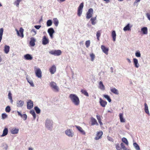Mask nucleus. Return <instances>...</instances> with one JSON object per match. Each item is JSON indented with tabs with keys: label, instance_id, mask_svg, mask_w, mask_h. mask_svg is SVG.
<instances>
[{
	"label": "nucleus",
	"instance_id": "obj_63",
	"mask_svg": "<svg viewBox=\"0 0 150 150\" xmlns=\"http://www.w3.org/2000/svg\"><path fill=\"white\" fill-rule=\"evenodd\" d=\"M5 146L6 147L4 148H5V150H6L8 148L7 145V144H5Z\"/></svg>",
	"mask_w": 150,
	"mask_h": 150
},
{
	"label": "nucleus",
	"instance_id": "obj_58",
	"mask_svg": "<svg viewBox=\"0 0 150 150\" xmlns=\"http://www.w3.org/2000/svg\"><path fill=\"white\" fill-rule=\"evenodd\" d=\"M31 31L33 32L34 33V35H35L36 34L37 32L35 30V29H32L31 30Z\"/></svg>",
	"mask_w": 150,
	"mask_h": 150
},
{
	"label": "nucleus",
	"instance_id": "obj_18",
	"mask_svg": "<svg viewBox=\"0 0 150 150\" xmlns=\"http://www.w3.org/2000/svg\"><path fill=\"white\" fill-rule=\"evenodd\" d=\"M133 61L134 67L137 68H138L139 67V64L138 59L136 58H134Z\"/></svg>",
	"mask_w": 150,
	"mask_h": 150
},
{
	"label": "nucleus",
	"instance_id": "obj_54",
	"mask_svg": "<svg viewBox=\"0 0 150 150\" xmlns=\"http://www.w3.org/2000/svg\"><path fill=\"white\" fill-rule=\"evenodd\" d=\"M146 16L148 19L150 21V14L148 13H146Z\"/></svg>",
	"mask_w": 150,
	"mask_h": 150
},
{
	"label": "nucleus",
	"instance_id": "obj_56",
	"mask_svg": "<svg viewBox=\"0 0 150 150\" xmlns=\"http://www.w3.org/2000/svg\"><path fill=\"white\" fill-rule=\"evenodd\" d=\"M34 27L37 29H39L41 27V26L40 25H35Z\"/></svg>",
	"mask_w": 150,
	"mask_h": 150
},
{
	"label": "nucleus",
	"instance_id": "obj_22",
	"mask_svg": "<svg viewBox=\"0 0 150 150\" xmlns=\"http://www.w3.org/2000/svg\"><path fill=\"white\" fill-rule=\"evenodd\" d=\"M17 112L18 113V115L19 116H20L24 120H25L27 118V115L26 114H24L22 115L21 114V113L19 112L18 111H17Z\"/></svg>",
	"mask_w": 150,
	"mask_h": 150
},
{
	"label": "nucleus",
	"instance_id": "obj_64",
	"mask_svg": "<svg viewBox=\"0 0 150 150\" xmlns=\"http://www.w3.org/2000/svg\"><path fill=\"white\" fill-rule=\"evenodd\" d=\"M28 150H33V149L29 147L28 148Z\"/></svg>",
	"mask_w": 150,
	"mask_h": 150
},
{
	"label": "nucleus",
	"instance_id": "obj_29",
	"mask_svg": "<svg viewBox=\"0 0 150 150\" xmlns=\"http://www.w3.org/2000/svg\"><path fill=\"white\" fill-rule=\"evenodd\" d=\"M144 111L145 112L147 113L148 115H149L150 114L148 109V107L146 103H144Z\"/></svg>",
	"mask_w": 150,
	"mask_h": 150
},
{
	"label": "nucleus",
	"instance_id": "obj_25",
	"mask_svg": "<svg viewBox=\"0 0 150 150\" xmlns=\"http://www.w3.org/2000/svg\"><path fill=\"white\" fill-rule=\"evenodd\" d=\"M110 90L114 94L116 95H118L119 94V91L115 88H110Z\"/></svg>",
	"mask_w": 150,
	"mask_h": 150
},
{
	"label": "nucleus",
	"instance_id": "obj_6",
	"mask_svg": "<svg viewBox=\"0 0 150 150\" xmlns=\"http://www.w3.org/2000/svg\"><path fill=\"white\" fill-rule=\"evenodd\" d=\"M35 72L37 77L39 78L42 77V71L39 68H37L36 67H34Z\"/></svg>",
	"mask_w": 150,
	"mask_h": 150
},
{
	"label": "nucleus",
	"instance_id": "obj_2",
	"mask_svg": "<svg viewBox=\"0 0 150 150\" xmlns=\"http://www.w3.org/2000/svg\"><path fill=\"white\" fill-rule=\"evenodd\" d=\"M53 122L50 119L46 120L45 123V127L48 130L51 131L53 128Z\"/></svg>",
	"mask_w": 150,
	"mask_h": 150
},
{
	"label": "nucleus",
	"instance_id": "obj_39",
	"mask_svg": "<svg viewBox=\"0 0 150 150\" xmlns=\"http://www.w3.org/2000/svg\"><path fill=\"white\" fill-rule=\"evenodd\" d=\"M122 142L125 143L128 146L129 144L128 141L126 138L125 137H123L122 139Z\"/></svg>",
	"mask_w": 150,
	"mask_h": 150
},
{
	"label": "nucleus",
	"instance_id": "obj_47",
	"mask_svg": "<svg viewBox=\"0 0 150 150\" xmlns=\"http://www.w3.org/2000/svg\"><path fill=\"white\" fill-rule=\"evenodd\" d=\"M101 33L100 31H98L96 32V36L97 39L98 40H99V37L100 36Z\"/></svg>",
	"mask_w": 150,
	"mask_h": 150
},
{
	"label": "nucleus",
	"instance_id": "obj_7",
	"mask_svg": "<svg viewBox=\"0 0 150 150\" xmlns=\"http://www.w3.org/2000/svg\"><path fill=\"white\" fill-rule=\"evenodd\" d=\"M93 10L92 8H89L86 13V18L89 19L91 18L93 16Z\"/></svg>",
	"mask_w": 150,
	"mask_h": 150
},
{
	"label": "nucleus",
	"instance_id": "obj_41",
	"mask_svg": "<svg viewBox=\"0 0 150 150\" xmlns=\"http://www.w3.org/2000/svg\"><path fill=\"white\" fill-rule=\"evenodd\" d=\"M4 31V29L3 28H1L0 29V43L1 42L2 38V35Z\"/></svg>",
	"mask_w": 150,
	"mask_h": 150
},
{
	"label": "nucleus",
	"instance_id": "obj_37",
	"mask_svg": "<svg viewBox=\"0 0 150 150\" xmlns=\"http://www.w3.org/2000/svg\"><path fill=\"white\" fill-rule=\"evenodd\" d=\"M103 97L106 99L109 102H111V100L110 99V97L108 95H104Z\"/></svg>",
	"mask_w": 150,
	"mask_h": 150
},
{
	"label": "nucleus",
	"instance_id": "obj_61",
	"mask_svg": "<svg viewBox=\"0 0 150 150\" xmlns=\"http://www.w3.org/2000/svg\"><path fill=\"white\" fill-rule=\"evenodd\" d=\"M58 1L59 3H61L62 2H63L65 1L66 0H57Z\"/></svg>",
	"mask_w": 150,
	"mask_h": 150
},
{
	"label": "nucleus",
	"instance_id": "obj_31",
	"mask_svg": "<svg viewBox=\"0 0 150 150\" xmlns=\"http://www.w3.org/2000/svg\"><path fill=\"white\" fill-rule=\"evenodd\" d=\"M28 76H26V79L27 81L30 83L31 86L34 87V85L33 83V82L32 80H30V79L28 77Z\"/></svg>",
	"mask_w": 150,
	"mask_h": 150
},
{
	"label": "nucleus",
	"instance_id": "obj_4",
	"mask_svg": "<svg viewBox=\"0 0 150 150\" xmlns=\"http://www.w3.org/2000/svg\"><path fill=\"white\" fill-rule=\"evenodd\" d=\"M65 134L70 137H72L74 136V132L73 130L70 129H68L65 131Z\"/></svg>",
	"mask_w": 150,
	"mask_h": 150
},
{
	"label": "nucleus",
	"instance_id": "obj_21",
	"mask_svg": "<svg viewBox=\"0 0 150 150\" xmlns=\"http://www.w3.org/2000/svg\"><path fill=\"white\" fill-rule=\"evenodd\" d=\"M24 101L22 100H18L17 102V106L18 107H22L23 105Z\"/></svg>",
	"mask_w": 150,
	"mask_h": 150
},
{
	"label": "nucleus",
	"instance_id": "obj_36",
	"mask_svg": "<svg viewBox=\"0 0 150 150\" xmlns=\"http://www.w3.org/2000/svg\"><path fill=\"white\" fill-rule=\"evenodd\" d=\"M54 23L56 27L59 24V21L57 18H54L53 19Z\"/></svg>",
	"mask_w": 150,
	"mask_h": 150
},
{
	"label": "nucleus",
	"instance_id": "obj_46",
	"mask_svg": "<svg viewBox=\"0 0 150 150\" xmlns=\"http://www.w3.org/2000/svg\"><path fill=\"white\" fill-rule=\"evenodd\" d=\"M81 92L84 95L86 96H88V94L87 91L85 90H82L81 91Z\"/></svg>",
	"mask_w": 150,
	"mask_h": 150
},
{
	"label": "nucleus",
	"instance_id": "obj_50",
	"mask_svg": "<svg viewBox=\"0 0 150 150\" xmlns=\"http://www.w3.org/2000/svg\"><path fill=\"white\" fill-rule=\"evenodd\" d=\"M90 40L86 41L85 42V45L86 47L88 48L90 45Z\"/></svg>",
	"mask_w": 150,
	"mask_h": 150
},
{
	"label": "nucleus",
	"instance_id": "obj_49",
	"mask_svg": "<svg viewBox=\"0 0 150 150\" xmlns=\"http://www.w3.org/2000/svg\"><path fill=\"white\" fill-rule=\"evenodd\" d=\"M90 56L91 57V60L92 61H93L95 58V55L93 53H91L90 54Z\"/></svg>",
	"mask_w": 150,
	"mask_h": 150
},
{
	"label": "nucleus",
	"instance_id": "obj_43",
	"mask_svg": "<svg viewBox=\"0 0 150 150\" xmlns=\"http://www.w3.org/2000/svg\"><path fill=\"white\" fill-rule=\"evenodd\" d=\"M21 1V0H16L14 3V5H16L17 7H18L19 3Z\"/></svg>",
	"mask_w": 150,
	"mask_h": 150
},
{
	"label": "nucleus",
	"instance_id": "obj_20",
	"mask_svg": "<svg viewBox=\"0 0 150 150\" xmlns=\"http://www.w3.org/2000/svg\"><path fill=\"white\" fill-rule=\"evenodd\" d=\"M101 48L104 53L106 54H108V49L106 48L104 46L102 45L101 46Z\"/></svg>",
	"mask_w": 150,
	"mask_h": 150
},
{
	"label": "nucleus",
	"instance_id": "obj_16",
	"mask_svg": "<svg viewBox=\"0 0 150 150\" xmlns=\"http://www.w3.org/2000/svg\"><path fill=\"white\" fill-rule=\"evenodd\" d=\"M99 103L100 105L103 107H105L107 104V102L103 100L101 98H100Z\"/></svg>",
	"mask_w": 150,
	"mask_h": 150
},
{
	"label": "nucleus",
	"instance_id": "obj_33",
	"mask_svg": "<svg viewBox=\"0 0 150 150\" xmlns=\"http://www.w3.org/2000/svg\"><path fill=\"white\" fill-rule=\"evenodd\" d=\"M8 133V129L7 128H5L3 131L2 135L1 136V137H3L7 135Z\"/></svg>",
	"mask_w": 150,
	"mask_h": 150
},
{
	"label": "nucleus",
	"instance_id": "obj_9",
	"mask_svg": "<svg viewBox=\"0 0 150 150\" xmlns=\"http://www.w3.org/2000/svg\"><path fill=\"white\" fill-rule=\"evenodd\" d=\"M103 132L102 131H99L97 132L96 136L95 138V139L96 140H98L101 139L102 137V136L103 135Z\"/></svg>",
	"mask_w": 150,
	"mask_h": 150
},
{
	"label": "nucleus",
	"instance_id": "obj_3",
	"mask_svg": "<svg viewBox=\"0 0 150 150\" xmlns=\"http://www.w3.org/2000/svg\"><path fill=\"white\" fill-rule=\"evenodd\" d=\"M50 85L52 89L54 92H58L59 90V88L56 83L52 81L50 83Z\"/></svg>",
	"mask_w": 150,
	"mask_h": 150
},
{
	"label": "nucleus",
	"instance_id": "obj_52",
	"mask_svg": "<svg viewBox=\"0 0 150 150\" xmlns=\"http://www.w3.org/2000/svg\"><path fill=\"white\" fill-rule=\"evenodd\" d=\"M11 110L10 107V106H7L5 109V111L6 112H9Z\"/></svg>",
	"mask_w": 150,
	"mask_h": 150
},
{
	"label": "nucleus",
	"instance_id": "obj_42",
	"mask_svg": "<svg viewBox=\"0 0 150 150\" xmlns=\"http://www.w3.org/2000/svg\"><path fill=\"white\" fill-rule=\"evenodd\" d=\"M133 145L135 148L137 150H139L140 148L138 145L136 143H134Z\"/></svg>",
	"mask_w": 150,
	"mask_h": 150
},
{
	"label": "nucleus",
	"instance_id": "obj_28",
	"mask_svg": "<svg viewBox=\"0 0 150 150\" xmlns=\"http://www.w3.org/2000/svg\"><path fill=\"white\" fill-rule=\"evenodd\" d=\"M10 47L7 45H5L4 47V51L6 54H8L9 51Z\"/></svg>",
	"mask_w": 150,
	"mask_h": 150
},
{
	"label": "nucleus",
	"instance_id": "obj_10",
	"mask_svg": "<svg viewBox=\"0 0 150 150\" xmlns=\"http://www.w3.org/2000/svg\"><path fill=\"white\" fill-rule=\"evenodd\" d=\"M49 39L45 36H43L42 40V44L44 45H46L49 43Z\"/></svg>",
	"mask_w": 150,
	"mask_h": 150
},
{
	"label": "nucleus",
	"instance_id": "obj_45",
	"mask_svg": "<svg viewBox=\"0 0 150 150\" xmlns=\"http://www.w3.org/2000/svg\"><path fill=\"white\" fill-rule=\"evenodd\" d=\"M34 109L37 114H39L40 112V110L37 106H35L34 108Z\"/></svg>",
	"mask_w": 150,
	"mask_h": 150
},
{
	"label": "nucleus",
	"instance_id": "obj_23",
	"mask_svg": "<svg viewBox=\"0 0 150 150\" xmlns=\"http://www.w3.org/2000/svg\"><path fill=\"white\" fill-rule=\"evenodd\" d=\"M132 27V25L130 26L129 23H128L123 28V30L124 31H129L131 30V28Z\"/></svg>",
	"mask_w": 150,
	"mask_h": 150
},
{
	"label": "nucleus",
	"instance_id": "obj_13",
	"mask_svg": "<svg viewBox=\"0 0 150 150\" xmlns=\"http://www.w3.org/2000/svg\"><path fill=\"white\" fill-rule=\"evenodd\" d=\"M50 38L52 39L53 38V34L54 33V31L52 28H50L48 29L47 30Z\"/></svg>",
	"mask_w": 150,
	"mask_h": 150
},
{
	"label": "nucleus",
	"instance_id": "obj_8",
	"mask_svg": "<svg viewBox=\"0 0 150 150\" xmlns=\"http://www.w3.org/2000/svg\"><path fill=\"white\" fill-rule=\"evenodd\" d=\"M83 7V3H81L79 6L77 10V15L79 16H80L82 12V9Z\"/></svg>",
	"mask_w": 150,
	"mask_h": 150
},
{
	"label": "nucleus",
	"instance_id": "obj_19",
	"mask_svg": "<svg viewBox=\"0 0 150 150\" xmlns=\"http://www.w3.org/2000/svg\"><path fill=\"white\" fill-rule=\"evenodd\" d=\"M141 31L143 35H147L148 34V28L146 27H144L141 28Z\"/></svg>",
	"mask_w": 150,
	"mask_h": 150
},
{
	"label": "nucleus",
	"instance_id": "obj_38",
	"mask_svg": "<svg viewBox=\"0 0 150 150\" xmlns=\"http://www.w3.org/2000/svg\"><path fill=\"white\" fill-rule=\"evenodd\" d=\"M30 113L33 116L34 120H35L36 118V114L33 110H31L30 112Z\"/></svg>",
	"mask_w": 150,
	"mask_h": 150
},
{
	"label": "nucleus",
	"instance_id": "obj_57",
	"mask_svg": "<svg viewBox=\"0 0 150 150\" xmlns=\"http://www.w3.org/2000/svg\"><path fill=\"white\" fill-rule=\"evenodd\" d=\"M120 145L122 149L125 147L124 144L123 143H121L120 144Z\"/></svg>",
	"mask_w": 150,
	"mask_h": 150
},
{
	"label": "nucleus",
	"instance_id": "obj_1",
	"mask_svg": "<svg viewBox=\"0 0 150 150\" xmlns=\"http://www.w3.org/2000/svg\"><path fill=\"white\" fill-rule=\"evenodd\" d=\"M69 98L71 102L75 105L78 106L80 104V100L78 96L75 94H71L69 96Z\"/></svg>",
	"mask_w": 150,
	"mask_h": 150
},
{
	"label": "nucleus",
	"instance_id": "obj_34",
	"mask_svg": "<svg viewBox=\"0 0 150 150\" xmlns=\"http://www.w3.org/2000/svg\"><path fill=\"white\" fill-rule=\"evenodd\" d=\"M111 35L113 41H115L116 40V34L115 30L112 31Z\"/></svg>",
	"mask_w": 150,
	"mask_h": 150
},
{
	"label": "nucleus",
	"instance_id": "obj_30",
	"mask_svg": "<svg viewBox=\"0 0 150 150\" xmlns=\"http://www.w3.org/2000/svg\"><path fill=\"white\" fill-rule=\"evenodd\" d=\"M96 16L95 17L91 18L90 19V21H91V24L93 25H95L97 23L96 21Z\"/></svg>",
	"mask_w": 150,
	"mask_h": 150
},
{
	"label": "nucleus",
	"instance_id": "obj_11",
	"mask_svg": "<svg viewBox=\"0 0 150 150\" xmlns=\"http://www.w3.org/2000/svg\"><path fill=\"white\" fill-rule=\"evenodd\" d=\"M16 31L17 34L18 36H20L21 38H23V37L24 35L23 32L24 30L22 28H21L19 30V32L21 33V35L20 34L19 31L17 29H16Z\"/></svg>",
	"mask_w": 150,
	"mask_h": 150
},
{
	"label": "nucleus",
	"instance_id": "obj_62",
	"mask_svg": "<svg viewBox=\"0 0 150 150\" xmlns=\"http://www.w3.org/2000/svg\"><path fill=\"white\" fill-rule=\"evenodd\" d=\"M113 69L112 67H110V70H111V72H112V73L113 72Z\"/></svg>",
	"mask_w": 150,
	"mask_h": 150
},
{
	"label": "nucleus",
	"instance_id": "obj_27",
	"mask_svg": "<svg viewBox=\"0 0 150 150\" xmlns=\"http://www.w3.org/2000/svg\"><path fill=\"white\" fill-rule=\"evenodd\" d=\"M31 40L30 42V44L32 46H34L35 45V42L36 41V39L33 38H31Z\"/></svg>",
	"mask_w": 150,
	"mask_h": 150
},
{
	"label": "nucleus",
	"instance_id": "obj_15",
	"mask_svg": "<svg viewBox=\"0 0 150 150\" xmlns=\"http://www.w3.org/2000/svg\"><path fill=\"white\" fill-rule=\"evenodd\" d=\"M50 71L51 74H54L56 70V67L55 65H53L49 69Z\"/></svg>",
	"mask_w": 150,
	"mask_h": 150
},
{
	"label": "nucleus",
	"instance_id": "obj_59",
	"mask_svg": "<svg viewBox=\"0 0 150 150\" xmlns=\"http://www.w3.org/2000/svg\"><path fill=\"white\" fill-rule=\"evenodd\" d=\"M116 148L117 150H120V147L118 145L116 146Z\"/></svg>",
	"mask_w": 150,
	"mask_h": 150
},
{
	"label": "nucleus",
	"instance_id": "obj_51",
	"mask_svg": "<svg viewBox=\"0 0 150 150\" xmlns=\"http://www.w3.org/2000/svg\"><path fill=\"white\" fill-rule=\"evenodd\" d=\"M2 119H4L6 118L7 117V115L5 113H3L2 114Z\"/></svg>",
	"mask_w": 150,
	"mask_h": 150
},
{
	"label": "nucleus",
	"instance_id": "obj_60",
	"mask_svg": "<svg viewBox=\"0 0 150 150\" xmlns=\"http://www.w3.org/2000/svg\"><path fill=\"white\" fill-rule=\"evenodd\" d=\"M127 61L129 63H131V60H130V59H129L127 58Z\"/></svg>",
	"mask_w": 150,
	"mask_h": 150
},
{
	"label": "nucleus",
	"instance_id": "obj_17",
	"mask_svg": "<svg viewBox=\"0 0 150 150\" xmlns=\"http://www.w3.org/2000/svg\"><path fill=\"white\" fill-rule=\"evenodd\" d=\"M76 128L80 132V133L83 135H85L86 132L82 128L79 126L75 125Z\"/></svg>",
	"mask_w": 150,
	"mask_h": 150
},
{
	"label": "nucleus",
	"instance_id": "obj_53",
	"mask_svg": "<svg viewBox=\"0 0 150 150\" xmlns=\"http://www.w3.org/2000/svg\"><path fill=\"white\" fill-rule=\"evenodd\" d=\"M107 138L108 140L109 141L112 142H113V139L111 137H110L109 136H107Z\"/></svg>",
	"mask_w": 150,
	"mask_h": 150
},
{
	"label": "nucleus",
	"instance_id": "obj_35",
	"mask_svg": "<svg viewBox=\"0 0 150 150\" xmlns=\"http://www.w3.org/2000/svg\"><path fill=\"white\" fill-rule=\"evenodd\" d=\"M18 129H17L16 128H13L12 129L11 131V133L13 134H16L18 133Z\"/></svg>",
	"mask_w": 150,
	"mask_h": 150
},
{
	"label": "nucleus",
	"instance_id": "obj_14",
	"mask_svg": "<svg viewBox=\"0 0 150 150\" xmlns=\"http://www.w3.org/2000/svg\"><path fill=\"white\" fill-rule=\"evenodd\" d=\"M98 87L101 90L104 91L105 90V86L102 81L99 82Z\"/></svg>",
	"mask_w": 150,
	"mask_h": 150
},
{
	"label": "nucleus",
	"instance_id": "obj_44",
	"mask_svg": "<svg viewBox=\"0 0 150 150\" xmlns=\"http://www.w3.org/2000/svg\"><path fill=\"white\" fill-rule=\"evenodd\" d=\"M96 117L97 120H98V122L99 123L100 125L101 126L103 125V123L101 122V118L100 116L98 115H96Z\"/></svg>",
	"mask_w": 150,
	"mask_h": 150
},
{
	"label": "nucleus",
	"instance_id": "obj_24",
	"mask_svg": "<svg viewBox=\"0 0 150 150\" xmlns=\"http://www.w3.org/2000/svg\"><path fill=\"white\" fill-rule=\"evenodd\" d=\"M24 59L27 60H31L33 59V57L32 55L29 54H27L24 55Z\"/></svg>",
	"mask_w": 150,
	"mask_h": 150
},
{
	"label": "nucleus",
	"instance_id": "obj_48",
	"mask_svg": "<svg viewBox=\"0 0 150 150\" xmlns=\"http://www.w3.org/2000/svg\"><path fill=\"white\" fill-rule=\"evenodd\" d=\"M135 55L137 57H140L141 54L140 51L139 50L137 51L135 53Z\"/></svg>",
	"mask_w": 150,
	"mask_h": 150
},
{
	"label": "nucleus",
	"instance_id": "obj_40",
	"mask_svg": "<svg viewBox=\"0 0 150 150\" xmlns=\"http://www.w3.org/2000/svg\"><path fill=\"white\" fill-rule=\"evenodd\" d=\"M52 23L51 20H49L47 22V26L49 27L51 26L52 24Z\"/></svg>",
	"mask_w": 150,
	"mask_h": 150
},
{
	"label": "nucleus",
	"instance_id": "obj_12",
	"mask_svg": "<svg viewBox=\"0 0 150 150\" xmlns=\"http://www.w3.org/2000/svg\"><path fill=\"white\" fill-rule=\"evenodd\" d=\"M27 108L28 109H30L33 107V101L30 100H29L27 102Z\"/></svg>",
	"mask_w": 150,
	"mask_h": 150
},
{
	"label": "nucleus",
	"instance_id": "obj_32",
	"mask_svg": "<svg viewBox=\"0 0 150 150\" xmlns=\"http://www.w3.org/2000/svg\"><path fill=\"white\" fill-rule=\"evenodd\" d=\"M119 117L120 122H125V120L124 119L123 117V114L122 113H120L119 114Z\"/></svg>",
	"mask_w": 150,
	"mask_h": 150
},
{
	"label": "nucleus",
	"instance_id": "obj_55",
	"mask_svg": "<svg viewBox=\"0 0 150 150\" xmlns=\"http://www.w3.org/2000/svg\"><path fill=\"white\" fill-rule=\"evenodd\" d=\"M8 96L9 99L12 98V95L10 92L8 93Z\"/></svg>",
	"mask_w": 150,
	"mask_h": 150
},
{
	"label": "nucleus",
	"instance_id": "obj_5",
	"mask_svg": "<svg viewBox=\"0 0 150 150\" xmlns=\"http://www.w3.org/2000/svg\"><path fill=\"white\" fill-rule=\"evenodd\" d=\"M49 53L54 56H58L62 53L61 51L60 50H52L49 52Z\"/></svg>",
	"mask_w": 150,
	"mask_h": 150
},
{
	"label": "nucleus",
	"instance_id": "obj_26",
	"mask_svg": "<svg viewBox=\"0 0 150 150\" xmlns=\"http://www.w3.org/2000/svg\"><path fill=\"white\" fill-rule=\"evenodd\" d=\"M91 125H98V124L97 123L96 120L93 117H91Z\"/></svg>",
	"mask_w": 150,
	"mask_h": 150
}]
</instances>
